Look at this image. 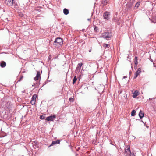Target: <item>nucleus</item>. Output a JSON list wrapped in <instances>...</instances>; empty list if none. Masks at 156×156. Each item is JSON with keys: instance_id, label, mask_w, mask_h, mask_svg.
I'll return each instance as SVG.
<instances>
[{"instance_id": "nucleus-7", "label": "nucleus", "mask_w": 156, "mask_h": 156, "mask_svg": "<svg viewBox=\"0 0 156 156\" xmlns=\"http://www.w3.org/2000/svg\"><path fill=\"white\" fill-rule=\"evenodd\" d=\"M41 73L39 71H37V75L34 78V79L36 81L38 80L41 78Z\"/></svg>"}, {"instance_id": "nucleus-1", "label": "nucleus", "mask_w": 156, "mask_h": 156, "mask_svg": "<svg viewBox=\"0 0 156 156\" xmlns=\"http://www.w3.org/2000/svg\"><path fill=\"white\" fill-rule=\"evenodd\" d=\"M5 2L8 6H14V8L16 9L18 8V5L14 0H5Z\"/></svg>"}, {"instance_id": "nucleus-19", "label": "nucleus", "mask_w": 156, "mask_h": 156, "mask_svg": "<svg viewBox=\"0 0 156 156\" xmlns=\"http://www.w3.org/2000/svg\"><path fill=\"white\" fill-rule=\"evenodd\" d=\"M136 112L135 110H133L131 112V116H134L135 115Z\"/></svg>"}, {"instance_id": "nucleus-26", "label": "nucleus", "mask_w": 156, "mask_h": 156, "mask_svg": "<svg viewBox=\"0 0 156 156\" xmlns=\"http://www.w3.org/2000/svg\"><path fill=\"white\" fill-rule=\"evenodd\" d=\"M94 29L95 31H97L98 30V29L96 27V26H94Z\"/></svg>"}, {"instance_id": "nucleus-16", "label": "nucleus", "mask_w": 156, "mask_h": 156, "mask_svg": "<svg viewBox=\"0 0 156 156\" xmlns=\"http://www.w3.org/2000/svg\"><path fill=\"white\" fill-rule=\"evenodd\" d=\"M138 91L136 90L134 91L133 93V98H136L137 96L138 95Z\"/></svg>"}, {"instance_id": "nucleus-11", "label": "nucleus", "mask_w": 156, "mask_h": 156, "mask_svg": "<svg viewBox=\"0 0 156 156\" xmlns=\"http://www.w3.org/2000/svg\"><path fill=\"white\" fill-rule=\"evenodd\" d=\"M82 65L83 64L82 63H78L76 68V71L79 72L80 71V68Z\"/></svg>"}, {"instance_id": "nucleus-24", "label": "nucleus", "mask_w": 156, "mask_h": 156, "mask_svg": "<svg viewBox=\"0 0 156 156\" xmlns=\"http://www.w3.org/2000/svg\"><path fill=\"white\" fill-rule=\"evenodd\" d=\"M74 101V99L73 98H72V97H71V98H69V101H70L71 102H73Z\"/></svg>"}, {"instance_id": "nucleus-36", "label": "nucleus", "mask_w": 156, "mask_h": 156, "mask_svg": "<svg viewBox=\"0 0 156 156\" xmlns=\"http://www.w3.org/2000/svg\"><path fill=\"white\" fill-rule=\"evenodd\" d=\"M32 86H34V85H32Z\"/></svg>"}, {"instance_id": "nucleus-12", "label": "nucleus", "mask_w": 156, "mask_h": 156, "mask_svg": "<svg viewBox=\"0 0 156 156\" xmlns=\"http://www.w3.org/2000/svg\"><path fill=\"white\" fill-rule=\"evenodd\" d=\"M126 148H125V153H126L127 152H128V154H131V152L130 149V147L129 146H127Z\"/></svg>"}, {"instance_id": "nucleus-2", "label": "nucleus", "mask_w": 156, "mask_h": 156, "mask_svg": "<svg viewBox=\"0 0 156 156\" xmlns=\"http://www.w3.org/2000/svg\"><path fill=\"white\" fill-rule=\"evenodd\" d=\"M63 41L61 38L58 37L56 38L53 43L54 45L57 47H59L61 46L63 44Z\"/></svg>"}, {"instance_id": "nucleus-3", "label": "nucleus", "mask_w": 156, "mask_h": 156, "mask_svg": "<svg viewBox=\"0 0 156 156\" xmlns=\"http://www.w3.org/2000/svg\"><path fill=\"white\" fill-rule=\"evenodd\" d=\"M102 36L103 37L107 40H108L111 38L112 34L111 33L109 32H105L103 33L102 34Z\"/></svg>"}, {"instance_id": "nucleus-4", "label": "nucleus", "mask_w": 156, "mask_h": 156, "mask_svg": "<svg viewBox=\"0 0 156 156\" xmlns=\"http://www.w3.org/2000/svg\"><path fill=\"white\" fill-rule=\"evenodd\" d=\"M112 21L116 23L118 25H119L121 23L120 18L119 17H118L117 16V15L116 14L114 16L112 20Z\"/></svg>"}, {"instance_id": "nucleus-6", "label": "nucleus", "mask_w": 156, "mask_h": 156, "mask_svg": "<svg viewBox=\"0 0 156 156\" xmlns=\"http://www.w3.org/2000/svg\"><path fill=\"white\" fill-rule=\"evenodd\" d=\"M111 0H101V4L104 6H108Z\"/></svg>"}, {"instance_id": "nucleus-5", "label": "nucleus", "mask_w": 156, "mask_h": 156, "mask_svg": "<svg viewBox=\"0 0 156 156\" xmlns=\"http://www.w3.org/2000/svg\"><path fill=\"white\" fill-rule=\"evenodd\" d=\"M110 14L109 12H105L103 15V16L104 19L108 20L110 18Z\"/></svg>"}, {"instance_id": "nucleus-35", "label": "nucleus", "mask_w": 156, "mask_h": 156, "mask_svg": "<svg viewBox=\"0 0 156 156\" xmlns=\"http://www.w3.org/2000/svg\"><path fill=\"white\" fill-rule=\"evenodd\" d=\"M59 93H60V94H61L62 93V92H61V93H60V92H59Z\"/></svg>"}, {"instance_id": "nucleus-10", "label": "nucleus", "mask_w": 156, "mask_h": 156, "mask_svg": "<svg viewBox=\"0 0 156 156\" xmlns=\"http://www.w3.org/2000/svg\"><path fill=\"white\" fill-rule=\"evenodd\" d=\"M60 141L59 140H57L56 141H53L51 144L49 146V147H50L53 146L54 145L59 144L60 143Z\"/></svg>"}, {"instance_id": "nucleus-32", "label": "nucleus", "mask_w": 156, "mask_h": 156, "mask_svg": "<svg viewBox=\"0 0 156 156\" xmlns=\"http://www.w3.org/2000/svg\"><path fill=\"white\" fill-rule=\"evenodd\" d=\"M123 78L125 79V78H127V76H123Z\"/></svg>"}, {"instance_id": "nucleus-22", "label": "nucleus", "mask_w": 156, "mask_h": 156, "mask_svg": "<svg viewBox=\"0 0 156 156\" xmlns=\"http://www.w3.org/2000/svg\"><path fill=\"white\" fill-rule=\"evenodd\" d=\"M45 115H41L40 117V119H44L45 118Z\"/></svg>"}, {"instance_id": "nucleus-15", "label": "nucleus", "mask_w": 156, "mask_h": 156, "mask_svg": "<svg viewBox=\"0 0 156 156\" xmlns=\"http://www.w3.org/2000/svg\"><path fill=\"white\" fill-rule=\"evenodd\" d=\"M6 63L4 61H1L0 62V66L1 67L4 68L5 67Z\"/></svg>"}, {"instance_id": "nucleus-27", "label": "nucleus", "mask_w": 156, "mask_h": 156, "mask_svg": "<svg viewBox=\"0 0 156 156\" xmlns=\"http://www.w3.org/2000/svg\"><path fill=\"white\" fill-rule=\"evenodd\" d=\"M23 75L21 76H20V79H19V80L18 81V82H19V81H21L22 80V79H23Z\"/></svg>"}, {"instance_id": "nucleus-14", "label": "nucleus", "mask_w": 156, "mask_h": 156, "mask_svg": "<svg viewBox=\"0 0 156 156\" xmlns=\"http://www.w3.org/2000/svg\"><path fill=\"white\" fill-rule=\"evenodd\" d=\"M133 4L132 3L130 2L127 3L126 5V7L129 9H131L132 6Z\"/></svg>"}, {"instance_id": "nucleus-28", "label": "nucleus", "mask_w": 156, "mask_h": 156, "mask_svg": "<svg viewBox=\"0 0 156 156\" xmlns=\"http://www.w3.org/2000/svg\"><path fill=\"white\" fill-rule=\"evenodd\" d=\"M137 61V57L135 56L134 58V61Z\"/></svg>"}, {"instance_id": "nucleus-31", "label": "nucleus", "mask_w": 156, "mask_h": 156, "mask_svg": "<svg viewBox=\"0 0 156 156\" xmlns=\"http://www.w3.org/2000/svg\"><path fill=\"white\" fill-rule=\"evenodd\" d=\"M20 16L21 17H23V14H20Z\"/></svg>"}, {"instance_id": "nucleus-25", "label": "nucleus", "mask_w": 156, "mask_h": 156, "mask_svg": "<svg viewBox=\"0 0 156 156\" xmlns=\"http://www.w3.org/2000/svg\"><path fill=\"white\" fill-rule=\"evenodd\" d=\"M35 101L31 100L30 103L32 105H34L35 104Z\"/></svg>"}, {"instance_id": "nucleus-8", "label": "nucleus", "mask_w": 156, "mask_h": 156, "mask_svg": "<svg viewBox=\"0 0 156 156\" xmlns=\"http://www.w3.org/2000/svg\"><path fill=\"white\" fill-rule=\"evenodd\" d=\"M141 72V70L140 68H139L137 71H136V73L134 74V79H136L137 78L138 75Z\"/></svg>"}, {"instance_id": "nucleus-20", "label": "nucleus", "mask_w": 156, "mask_h": 156, "mask_svg": "<svg viewBox=\"0 0 156 156\" xmlns=\"http://www.w3.org/2000/svg\"><path fill=\"white\" fill-rule=\"evenodd\" d=\"M37 96L36 94H34L33 95L32 97V100L36 101Z\"/></svg>"}, {"instance_id": "nucleus-29", "label": "nucleus", "mask_w": 156, "mask_h": 156, "mask_svg": "<svg viewBox=\"0 0 156 156\" xmlns=\"http://www.w3.org/2000/svg\"><path fill=\"white\" fill-rule=\"evenodd\" d=\"M134 63H135V65H136V66H137L138 64V61H134Z\"/></svg>"}, {"instance_id": "nucleus-23", "label": "nucleus", "mask_w": 156, "mask_h": 156, "mask_svg": "<svg viewBox=\"0 0 156 156\" xmlns=\"http://www.w3.org/2000/svg\"><path fill=\"white\" fill-rule=\"evenodd\" d=\"M102 45L103 47L106 48V47H107L109 46V44H107L104 43Z\"/></svg>"}, {"instance_id": "nucleus-33", "label": "nucleus", "mask_w": 156, "mask_h": 156, "mask_svg": "<svg viewBox=\"0 0 156 156\" xmlns=\"http://www.w3.org/2000/svg\"><path fill=\"white\" fill-rule=\"evenodd\" d=\"M91 50H90V49L89 50V52H91Z\"/></svg>"}, {"instance_id": "nucleus-13", "label": "nucleus", "mask_w": 156, "mask_h": 156, "mask_svg": "<svg viewBox=\"0 0 156 156\" xmlns=\"http://www.w3.org/2000/svg\"><path fill=\"white\" fill-rule=\"evenodd\" d=\"M139 116L140 119H141L144 116V113L142 111L140 110L139 114Z\"/></svg>"}, {"instance_id": "nucleus-18", "label": "nucleus", "mask_w": 156, "mask_h": 156, "mask_svg": "<svg viewBox=\"0 0 156 156\" xmlns=\"http://www.w3.org/2000/svg\"><path fill=\"white\" fill-rule=\"evenodd\" d=\"M140 5V2H138L135 4V6L134 7V9H136Z\"/></svg>"}, {"instance_id": "nucleus-30", "label": "nucleus", "mask_w": 156, "mask_h": 156, "mask_svg": "<svg viewBox=\"0 0 156 156\" xmlns=\"http://www.w3.org/2000/svg\"><path fill=\"white\" fill-rule=\"evenodd\" d=\"M51 58V55H49V56L48 57V60H50Z\"/></svg>"}, {"instance_id": "nucleus-21", "label": "nucleus", "mask_w": 156, "mask_h": 156, "mask_svg": "<svg viewBox=\"0 0 156 156\" xmlns=\"http://www.w3.org/2000/svg\"><path fill=\"white\" fill-rule=\"evenodd\" d=\"M77 80V78L76 77V76H75L74 78H73V84H74L76 82V81Z\"/></svg>"}, {"instance_id": "nucleus-9", "label": "nucleus", "mask_w": 156, "mask_h": 156, "mask_svg": "<svg viewBox=\"0 0 156 156\" xmlns=\"http://www.w3.org/2000/svg\"><path fill=\"white\" fill-rule=\"evenodd\" d=\"M56 115H51L47 117L46 120L48 121H53V119L56 118Z\"/></svg>"}, {"instance_id": "nucleus-17", "label": "nucleus", "mask_w": 156, "mask_h": 156, "mask_svg": "<svg viewBox=\"0 0 156 156\" xmlns=\"http://www.w3.org/2000/svg\"><path fill=\"white\" fill-rule=\"evenodd\" d=\"M63 12L64 14L66 15H67L69 13V10L66 8H65L63 9Z\"/></svg>"}, {"instance_id": "nucleus-34", "label": "nucleus", "mask_w": 156, "mask_h": 156, "mask_svg": "<svg viewBox=\"0 0 156 156\" xmlns=\"http://www.w3.org/2000/svg\"><path fill=\"white\" fill-rule=\"evenodd\" d=\"M87 20H88V21H90V19H87Z\"/></svg>"}]
</instances>
